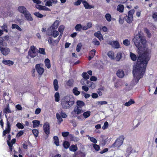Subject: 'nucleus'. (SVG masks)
I'll return each instance as SVG.
<instances>
[{
	"mask_svg": "<svg viewBox=\"0 0 157 157\" xmlns=\"http://www.w3.org/2000/svg\"><path fill=\"white\" fill-rule=\"evenodd\" d=\"M94 36L98 38L100 40L102 39V36L99 31H98L95 33H94Z\"/></svg>",
	"mask_w": 157,
	"mask_h": 157,
	"instance_id": "cd10ccee",
	"label": "nucleus"
},
{
	"mask_svg": "<svg viewBox=\"0 0 157 157\" xmlns=\"http://www.w3.org/2000/svg\"><path fill=\"white\" fill-rule=\"evenodd\" d=\"M124 19L128 23H131L133 21V17L129 15H126L124 17Z\"/></svg>",
	"mask_w": 157,
	"mask_h": 157,
	"instance_id": "dca6fc26",
	"label": "nucleus"
},
{
	"mask_svg": "<svg viewBox=\"0 0 157 157\" xmlns=\"http://www.w3.org/2000/svg\"><path fill=\"white\" fill-rule=\"evenodd\" d=\"M53 85L55 90L56 91H57L59 89V85L58 81L57 79H55L54 80Z\"/></svg>",
	"mask_w": 157,
	"mask_h": 157,
	"instance_id": "aec40b11",
	"label": "nucleus"
},
{
	"mask_svg": "<svg viewBox=\"0 0 157 157\" xmlns=\"http://www.w3.org/2000/svg\"><path fill=\"white\" fill-rule=\"evenodd\" d=\"M107 102L105 101H98L96 102V104L98 105L100 104L101 105H105L107 104Z\"/></svg>",
	"mask_w": 157,
	"mask_h": 157,
	"instance_id": "680f3d73",
	"label": "nucleus"
},
{
	"mask_svg": "<svg viewBox=\"0 0 157 157\" xmlns=\"http://www.w3.org/2000/svg\"><path fill=\"white\" fill-rule=\"evenodd\" d=\"M8 140H7V143L8 145L9 146L10 150L9 152H11L13 151V144H15L16 141L15 139H13L10 142V140L11 139V136L9 134L7 136Z\"/></svg>",
	"mask_w": 157,
	"mask_h": 157,
	"instance_id": "423d86ee",
	"label": "nucleus"
},
{
	"mask_svg": "<svg viewBox=\"0 0 157 157\" xmlns=\"http://www.w3.org/2000/svg\"><path fill=\"white\" fill-rule=\"evenodd\" d=\"M124 139V137L123 136H120L112 145L111 147H119L122 144Z\"/></svg>",
	"mask_w": 157,
	"mask_h": 157,
	"instance_id": "39448f33",
	"label": "nucleus"
},
{
	"mask_svg": "<svg viewBox=\"0 0 157 157\" xmlns=\"http://www.w3.org/2000/svg\"><path fill=\"white\" fill-rule=\"evenodd\" d=\"M122 57V54L121 52H118L117 54L116 57V59L117 61H119Z\"/></svg>",
	"mask_w": 157,
	"mask_h": 157,
	"instance_id": "f704fd0d",
	"label": "nucleus"
},
{
	"mask_svg": "<svg viewBox=\"0 0 157 157\" xmlns=\"http://www.w3.org/2000/svg\"><path fill=\"white\" fill-rule=\"evenodd\" d=\"M2 62L4 64L9 66L14 64L13 62L10 60L3 59Z\"/></svg>",
	"mask_w": 157,
	"mask_h": 157,
	"instance_id": "2eb2a0df",
	"label": "nucleus"
},
{
	"mask_svg": "<svg viewBox=\"0 0 157 157\" xmlns=\"http://www.w3.org/2000/svg\"><path fill=\"white\" fill-rule=\"evenodd\" d=\"M44 63L45 66L48 69L51 68L50 61L48 59H46L44 60Z\"/></svg>",
	"mask_w": 157,
	"mask_h": 157,
	"instance_id": "5701e85b",
	"label": "nucleus"
},
{
	"mask_svg": "<svg viewBox=\"0 0 157 157\" xmlns=\"http://www.w3.org/2000/svg\"><path fill=\"white\" fill-rule=\"evenodd\" d=\"M70 145L69 142L67 141H65L63 143V146L66 149L68 148L70 146Z\"/></svg>",
	"mask_w": 157,
	"mask_h": 157,
	"instance_id": "49530a36",
	"label": "nucleus"
},
{
	"mask_svg": "<svg viewBox=\"0 0 157 157\" xmlns=\"http://www.w3.org/2000/svg\"><path fill=\"white\" fill-rule=\"evenodd\" d=\"M74 111L75 113L77 114H79L82 112L83 111L82 110L81 108L79 107V106H77L74 109Z\"/></svg>",
	"mask_w": 157,
	"mask_h": 157,
	"instance_id": "412c9836",
	"label": "nucleus"
},
{
	"mask_svg": "<svg viewBox=\"0 0 157 157\" xmlns=\"http://www.w3.org/2000/svg\"><path fill=\"white\" fill-rule=\"evenodd\" d=\"M95 49H93L90 52L89 55L94 57L95 55Z\"/></svg>",
	"mask_w": 157,
	"mask_h": 157,
	"instance_id": "338daca9",
	"label": "nucleus"
},
{
	"mask_svg": "<svg viewBox=\"0 0 157 157\" xmlns=\"http://www.w3.org/2000/svg\"><path fill=\"white\" fill-rule=\"evenodd\" d=\"M44 131L45 133L47 135H48L50 133V126L49 124L46 122L45 123L43 126Z\"/></svg>",
	"mask_w": 157,
	"mask_h": 157,
	"instance_id": "1a4fd4ad",
	"label": "nucleus"
},
{
	"mask_svg": "<svg viewBox=\"0 0 157 157\" xmlns=\"http://www.w3.org/2000/svg\"><path fill=\"white\" fill-rule=\"evenodd\" d=\"M135 45L138 49L140 50L141 48L144 47L146 43V40L143 34L141 32H139L133 40Z\"/></svg>",
	"mask_w": 157,
	"mask_h": 157,
	"instance_id": "f03ea898",
	"label": "nucleus"
},
{
	"mask_svg": "<svg viewBox=\"0 0 157 157\" xmlns=\"http://www.w3.org/2000/svg\"><path fill=\"white\" fill-rule=\"evenodd\" d=\"M60 115L63 118H66L67 117V115L64 112H63L62 111L60 112Z\"/></svg>",
	"mask_w": 157,
	"mask_h": 157,
	"instance_id": "774afa93",
	"label": "nucleus"
},
{
	"mask_svg": "<svg viewBox=\"0 0 157 157\" xmlns=\"http://www.w3.org/2000/svg\"><path fill=\"white\" fill-rule=\"evenodd\" d=\"M10 130L6 128V129L5 130H4L3 132L2 136H4L6 134L9 133H10Z\"/></svg>",
	"mask_w": 157,
	"mask_h": 157,
	"instance_id": "864d4df0",
	"label": "nucleus"
},
{
	"mask_svg": "<svg viewBox=\"0 0 157 157\" xmlns=\"http://www.w3.org/2000/svg\"><path fill=\"white\" fill-rule=\"evenodd\" d=\"M55 101H56L58 102L59 101V94L58 92H56L55 94Z\"/></svg>",
	"mask_w": 157,
	"mask_h": 157,
	"instance_id": "ea45409f",
	"label": "nucleus"
},
{
	"mask_svg": "<svg viewBox=\"0 0 157 157\" xmlns=\"http://www.w3.org/2000/svg\"><path fill=\"white\" fill-rule=\"evenodd\" d=\"M93 146L95 150L97 151H98L100 149V146L98 145H97L96 144H93Z\"/></svg>",
	"mask_w": 157,
	"mask_h": 157,
	"instance_id": "4d7b16f0",
	"label": "nucleus"
},
{
	"mask_svg": "<svg viewBox=\"0 0 157 157\" xmlns=\"http://www.w3.org/2000/svg\"><path fill=\"white\" fill-rule=\"evenodd\" d=\"M107 55L110 58H111V59H114V56L113 52L112 51L109 52L107 53Z\"/></svg>",
	"mask_w": 157,
	"mask_h": 157,
	"instance_id": "bb28decb",
	"label": "nucleus"
},
{
	"mask_svg": "<svg viewBox=\"0 0 157 157\" xmlns=\"http://www.w3.org/2000/svg\"><path fill=\"white\" fill-rule=\"evenodd\" d=\"M108 44L112 45L113 47L115 48H118L120 47L119 43L117 41H114L113 42L109 41L108 43Z\"/></svg>",
	"mask_w": 157,
	"mask_h": 157,
	"instance_id": "9b49d317",
	"label": "nucleus"
},
{
	"mask_svg": "<svg viewBox=\"0 0 157 157\" xmlns=\"http://www.w3.org/2000/svg\"><path fill=\"white\" fill-rule=\"evenodd\" d=\"M92 43L95 45H99L100 44V42L96 39H94L92 40Z\"/></svg>",
	"mask_w": 157,
	"mask_h": 157,
	"instance_id": "8fccbe9b",
	"label": "nucleus"
},
{
	"mask_svg": "<svg viewBox=\"0 0 157 157\" xmlns=\"http://www.w3.org/2000/svg\"><path fill=\"white\" fill-rule=\"evenodd\" d=\"M74 81L72 79H69L66 82L67 85L69 87H73V86Z\"/></svg>",
	"mask_w": 157,
	"mask_h": 157,
	"instance_id": "393cba45",
	"label": "nucleus"
},
{
	"mask_svg": "<svg viewBox=\"0 0 157 157\" xmlns=\"http://www.w3.org/2000/svg\"><path fill=\"white\" fill-rule=\"evenodd\" d=\"M59 21L58 20L56 21L53 25L50 27V29L52 30L56 29L59 26Z\"/></svg>",
	"mask_w": 157,
	"mask_h": 157,
	"instance_id": "4468645a",
	"label": "nucleus"
},
{
	"mask_svg": "<svg viewBox=\"0 0 157 157\" xmlns=\"http://www.w3.org/2000/svg\"><path fill=\"white\" fill-rule=\"evenodd\" d=\"M2 29L3 31H4L6 33L8 32L7 25L6 24H4L3 26H1Z\"/></svg>",
	"mask_w": 157,
	"mask_h": 157,
	"instance_id": "e433bc0d",
	"label": "nucleus"
},
{
	"mask_svg": "<svg viewBox=\"0 0 157 157\" xmlns=\"http://www.w3.org/2000/svg\"><path fill=\"white\" fill-rule=\"evenodd\" d=\"M150 58V57L147 52H144L138 57L136 65L133 68V78L132 81L133 82L137 83L139 80L143 77Z\"/></svg>",
	"mask_w": 157,
	"mask_h": 157,
	"instance_id": "f257e3e1",
	"label": "nucleus"
},
{
	"mask_svg": "<svg viewBox=\"0 0 157 157\" xmlns=\"http://www.w3.org/2000/svg\"><path fill=\"white\" fill-rule=\"evenodd\" d=\"M69 132H63L62 133V136L64 137H67L68 136H69Z\"/></svg>",
	"mask_w": 157,
	"mask_h": 157,
	"instance_id": "69168bd1",
	"label": "nucleus"
},
{
	"mask_svg": "<svg viewBox=\"0 0 157 157\" xmlns=\"http://www.w3.org/2000/svg\"><path fill=\"white\" fill-rule=\"evenodd\" d=\"M82 76L85 80H87L89 78L90 76L86 72H83L82 74Z\"/></svg>",
	"mask_w": 157,
	"mask_h": 157,
	"instance_id": "79ce46f5",
	"label": "nucleus"
},
{
	"mask_svg": "<svg viewBox=\"0 0 157 157\" xmlns=\"http://www.w3.org/2000/svg\"><path fill=\"white\" fill-rule=\"evenodd\" d=\"M124 6L122 4L119 5L117 7V10L120 13H122L124 11Z\"/></svg>",
	"mask_w": 157,
	"mask_h": 157,
	"instance_id": "b1692460",
	"label": "nucleus"
},
{
	"mask_svg": "<svg viewBox=\"0 0 157 157\" xmlns=\"http://www.w3.org/2000/svg\"><path fill=\"white\" fill-rule=\"evenodd\" d=\"M82 3L86 9H89L94 8V6L90 5L86 0L83 1H82Z\"/></svg>",
	"mask_w": 157,
	"mask_h": 157,
	"instance_id": "9d476101",
	"label": "nucleus"
},
{
	"mask_svg": "<svg viewBox=\"0 0 157 157\" xmlns=\"http://www.w3.org/2000/svg\"><path fill=\"white\" fill-rule=\"evenodd\" d=\"M0 50L2 53L5 56L8 55L10 52V49L9 48H4L3 46H0Z\"/></svg>",
	"mask_w": 157,
	"mask_h": 157,
	"instance_id": "6e6552de",
	"label": "nucleus"
},
{
	"mask_svg": "<svg viewBox=\"0 0 157 157\" xmlns=\"http://www.w3.org/2000/svg\"><path fill=\"white\" fill-rule=\"evenodd\" d=\"M85 83L87 84H89V86L90 87L92 86V85L93 84V83L90 81H88L84 79H82L81 81V83L82 85H85Z\"/></svg>",
	"mask_w": 157,
	"mask_h": 157,
	"instance_id": "ddd939ff",
	"label": "nucleus"
},
{
	"mask_svg": "<svg viewBox=\"0 0 157 157\" xmlns=\"http://www.w3.org/2000/svg\"><path fill=\"white\" fill-rule=\"evenodd\" d=\"M82 46V44L81 43H79L78 44L76 47V51L77 52H79L80 51Z\"/></svg>",
	"mask_w": 157,
	"mask_h": 157,
	"instance_id": "603ef678",
	"label": "nucleus"
},
{
	"mask_svg": "<svg viewBox=\"0 0 157 157\" xmlns=\"http://www.w3.org/2000/svg\"><path fill=\"white\" fill-rule=\"evenodd\" d=\"M34 14L36 17L40 18H42L43 17V15L39 12H36L34 13Z\"/></svg>",
	"mask_w": 157,
	"mask_h": 157,
	"instance_id": "3c124183",
	"label": "nucleus"
},
{
	"mask_svg": "<svg viewBox=\"0 0 157 157\" xmlns=\"http://www.w3.org/2000/svg\"><path fill=\"white\" fill-rule=\"evenodd\" d=\"M134 101L132 99H131L128 102H126L124 104V105L126 106H129L132 104L134 103Z\"/></svg>",
	"mask_w": 157,
	"mask_h": 157,
	"instance_id": "c9c22d12",
	"label": "nucleus"
},
{
	"mask_svg": "<svg viewBox=\"0 0 157 157\" xmlns=\"http://www.w3.org/2000/svg\"><path fill=\"white\" fill-rule=\"evenodd\" d=\"M70 150L74 152H75L78 149L77 147L74 145H72L69 148Z\"/></svg>",
	"mask_w": 157,
	"mask_h": 157,
	"instance_id": "72a5a7b5",
	"label": "nucleus"
},
{
	"mask_svg": "<svg viewBox=\"0 0 157 157\" xmlns=\"http://www.w3.org/2000/svg\"><path fill=\"white\" fill-rule=\"evenodd\" d=\"M39 53L42 55H45L46 53L45 51V49L44 48H39Z\"/></svg>",
	"mask_w": 157,
	"mask_h": 157,
	"instance_id": "5fc2aeb1",
	"label": "nucleus"
},
{
	"mask_svg": "<svg viewBox=\"0 0 157 157\" xmlns=\"http://www.w3.org/2000/svg\"><path fill=\"white\" fill-rule=\"evenodd\" d=\"M53 139L54 140V143L56 144L57 146L59 145V138L58 136H55L53 137Z\"/></svg>",
	"mask_w": 157,
	"mask_h": 157,
	"instance_id": "473e14b6",
	"label": "nucleus"
},
{
	"mask_svg": "<svg viewBox=\"0 0 157 157\" xmlns=\"http://www.w3.org/2000/svg\"><path fill=\"white\" fill-rule=\"evenodd\" d=\"M32 122L33 124V128H36L39 126L40 122L38 120L33 121Z\"/></svg>",
	"mask_w": 157,
	"mask_h": 157,
	"instance_id": "c85d7f7f",
	"label": "nucleus"
},
{
	"mask_svg": "<svg viewBox=\"0 0 157 157\" xmlns=\"http://www.w3.org/2000/svg\"><path fill=\"white\" fill-rule=\"evenodd\" d=\"M109 126V124L107 121L105 122L103 126L102 127V128L103 130H105Z\"/></svg>",
	"mask_w": 157,
	"mask_h": 157,
	"instance_id": "0e129e2a",
	"label": "nucleus"
},
{
	"mask_svg": "<svg viewBox=\"0 0 157 157\" xmlns=\"http://www.w3.org/2000/svg\"><path fill=\"white\" fill-rule=\"evenodd\" d=\"M56 116L58 120V123L59 124H60L63 121L61 117L58 113H56Z\"/></svg>",
	"mask_w": 157,
	"mask_h": 157,
	"instance_id": "a878e982",
	"label": "nucleus"
},
{
	"mask_svg": "<svg viewBox=\"0 0 157 157\" xmlns=\"http://www.w3.org/2000/svg\"><path fill=\"white\" fill-rule=\"evenodd\" d=\"M69 137L71 141L77 142L79 140V139L78 138L75 137L72 134H70L69 135Z\"/></svg>",
	"mask_w": 157,
	"mask_h": 157,
	"instance_id": "4be33fe9",
	"label": "nucleus"
},
{
	"mask_svg": "<svg viewBox=\"0 0 157 157\" xmlns=\"http://www.w3.org/2000/svg\"><path fill=\"white\" fill-rule=\"evenodd\" d=\"M64 29V26L63 25H60L58 28V31L60 33H63Z\"/></svg>",
	"mask_w": 157,
	"mask_h": 157,
	"instance_id": "6e6d98bb",
	"label": "nucleus"
},
{
	"mask_svg": "<svg viewBox=\"0 0 157 157\" xmlns=\"http://www.w3.org/2000/svg\"><path fill=\"white\" fill-rule=\"evenodd\" d=\"M12 29H17L18 30H20V27L16 24H13L12 25Z\"/></svg>",
	"mask_w": 157,
	"mask_h": 157,
	"instance_id": "bf43d9fd",
	"label": "nucleus"
},
{
	"mask_svg": "<svg viewBox=\"0 0 157 157\" xmlns=\"http://www.w3.org/2000/svg\"><path fill=\"white\" fill-rule=\"evenodd\" d=\"M101 139L100 140V143L103 145H105L107 142V138H105L103 135H101Z\"/></svg>",
	"mask_w": 157,
	"mask_h": 157,
	"instance_id": "6ab92c4d",
	"label": "nucleus"
},
{
	"mask_svg": "<svg viewBox=\"0 0 157 157\" xmlns=\"http://www.w3.org/2000/svg\"><path fill=\"white\" fill-rule=\"evenodd\" d=\"M126 151L128 155H129L131 153L134 152H135V151L133 150L131 147H129L127 148Z\"/></svg>",
	"mask_w": 157,
	"mask_h": 157,
	"instance_id": "c756f323",
	"label": "nucleus"
},
{
	"mask_svg": "<svg viewBox=\"0 0 157 157\" xmlns=\"http://www.w3.org/2000/svg\"><path fill=\"white\" fill-rule=\"evenodd\" d=\"M7 129L11 130V125L10 122L8 121V119H7L6 122V128Z\"/></svg>",
	"mask_w": 157,
	"mask_h": 157,
	"instance_id": "052dcab7",
	"label": "nucleus"
},
{
	"mask_svg": "<svg viewBox=\"0 0 157 157\" xmlns=\"http://www.w3.org/2000/svg\"><path fill=\"white\" fill-rule=\"evenodd\" d=\"M4 112L5 114H6L7 113H11V110L9 109V105H7L6 107L4 109Z\"/></svg>",
	"mask_w": 157,
	"mask_h": 157,
	"instance_id": "c03bdc74",
	"label": "nucleus"
},
{
	"mask_svg": "<svg viewBox=\"0 0 157 157\" xmlns=\"http://www.w3.org/2000/svg\"><path fill=\"white\" fill-rule=\"evenodd\" d=\"M124 75V72L122 70H119L117 71V75L120 78H121L123 77Z\"/></svg>",
	"mask_w": 157,
	"mask_h": 157,
	"instance_id": "a211bd4d",
	"label": "nucleus"
},
{
	"mask_svg": "<svg viewBox=\"0 0 157 157\" xmlns=\"http://www.w3.org/2000/svg\"><path fill=\"white\" fill-rule=\"evenodd\" d=\"M32 132L35 137H37L39 133L38 131L36 129H34L32 130Z\"/></svg>",
	"mask_w": 157,
	"mask_h": 157,
	"instance_id": "09e8293b",
	"label": "nucleus"
},
{
	"mask_svg": "<svg viewBox=\"0 0 157 157\" xmlns=\"http://www.w3.org/2000/svg\"><path fill=\"white\" fill-rule=\"evenodd\" d=\"M86 136L91 142L95 143V144L97 143V140L94 138L93 137H91L88 135H86Z\"/></svg>",
	"mask_w": 157,
	"mask_h": 157,
	"instance_id": "7c9ffc66",
	"label": "nucleus"
},
{
	"mask_svg": "<svg viewBox=\"0 0 157 157\" xmlns=\"http://www.w3.org/2000/svg\"><path fill=\"white\" fill-rule=\"evenodd\" d=\"M130 56L132 60L133 61H135L136 60L137 57H136V55L134 53L132 52H130Z\"/></svg>",
	"mask_w": 157,
	"mask_h": 157,
	"instance_id": "37998d69",
	"label": "nucleus"
},
{
	"mask_svg": "<svg viewBox=\"0 0 157 157\" xmlns=\"http://www.w3.org/2000/svg\"><path fill=\"white\" fill-rule=\"evenodd\" d=\"M75 28L77 31H80L82 29V26L81 24H78L76 25Z\"/></svg>",
	"mask_w": 157,
	"mask_h": 157,
	"instance_id": "58836bf2",
	"label": "nucleus"
},
{
	"mask_svg": "<svg viewBox=\"0 0 157 157\" xmlns=\"http://www.w3.org/2000/svg\"><path fill=\"white\" fill-rule=\"evenodd\" d=\"M77 106H79L81 108L85 105V103L82 101H77L76 102Z\"/></svg>",
	"mask_w": 157,
	"mask_h": 157,
	"instance_id": "2f4dec72",
	"label": "nucleus"
},
{
	"mask_svg": "<svg viewBox=\"0 0 157 157\" xmlns=\"http://www.w3.org/2000/svg\"><path fill=\"white\" fill-rule=\"evenodd\" d=\"M20 12L23 13L25 17L28 21H32L33 20L31 14L25 7L20 6Z\"/></svg>",
	"mask_w": 157,
	"mask_h": 157,
	"instance_id": "20e7f679",
	"label": "nucleus"
},
{
	"mask_svg": "<svg viewBox=\"0 0 157 157\" xmlns=\"http://www.w3.org/2000/svg\"><path fill=\"white\" fill-rule=\"evenodd\" d=\"M123 44L125 46H127L130 44V42L128 39H125L123 41Z\"/></svg>",
	"mask_w": 157,
	"mask_h": 157,
	"instance_id": "e2e57ef3",
	"label": "nucleus"
},
{
	"mask_svg": "<svg viewBox=\"0 0 157 157\" xmlns=\"http://www.w3.org/2000/svg\"><path fill=\"white\" fill-rule=\"evenodd\" d=\"M73 98L67 96L63 98L61 100V105L63 109H67L71 107L74 103Z\"/></svg>",
	"mask_w": 157,
	"mask_h": 157,
	"instance_id": "7ed1b4c3",
	"label": "nucleus"
},
{
	"mask_svg": "<svg viewBox=\"0 0 157 157\" xmlns=\"http://www.w3.org/2000/svg\"><path fill=\"white\" fill-rule=\"evenodd\" d=\"M36 68L37 72L40 75H42L44 72V69L40 67V64H37L36 65Z\"/></svg>",
	"mask_w": 157,
	"mask_h": 157,
	"instance_id": "f8f14e48",
	"label": "nucleus"
},
{
	"mask_svg": "<svg viewBox=\"0 0 157 157\" xmlns=\"http://www.w3.org/2000/svg\"><path fill=\"white\" fill-rule=\"evenodd\" d=\"M135 12V11L134 9L128 11V15L131 16L132 17H133V15L134 13Z\"/></svg>",
	"mask_w": 157,
	"mask_h": 157,
	"instance_id": "13d9d810",
	"label": "nucleus"
},
{
	"mask_svg": "<svg viewBox=\"0 0 157 157\" xmlns=\"http://www.w3.org/2000/svg\"><path fill=\"white\" fill-rule=\"evenodd\" d=\"M59 33L58 31L54 30L51 31V34H48V35H50L54 38H56L59 35Z\"/></svg>",
	"mask_w": 157,
	"mask_h": 157,
	"instance_id": "f3484780",
	"label": "nucleus"
},
{
	"mask_svg": "<svg viewBox=\"0 0 157 157\" xmlns=\"http://www.w3.org/2000/svg\"><path fill=\"white\" fill-rule=\"evenodd\" d=\"M44 2H45V5L48 6H52L50 0H44Z\"/></svg>",
	"mask_w": 157,
	"mask_h": 157,
	"instance_id": "de8ad7c7",
	"label": "nucleus"
},
{
	"mask_svg": "<svg viewBox=\"0 0 157 157\" xmlns=\"http://www.w3.org/2000/svg\"><path fill=\"white\" fill-rule=\"evenodd\" d=\"M90 115V112L89 111H88L84 113L83 114V116L85 118H86L89 117Z\"/></svg>",
	"mask_w": 157,
	"mask_h": 157,
	"instance_id": "a19ab883",
	"label": "nucleus"
},
{
	"mask_svg": "<svg viewBox=\"0 0 157 157\" xmlns=\"http://www.w3.org/2000/svg\"><path fill=\"white\" fill-rule=\"evenodd\" d=\"M105 18L109 22H110L111 21V17L110 14L109 13H107L105 14Z\"/></svg>",
	"mask_w": 157,
	"mask_h": 157,
	"instance_id": "a18cd8bd",
	"label": "nucleus"
},
{
	"mask_svg": "<svg viewBox=\"0 0 157 157\" xmlns=\"http://www.w3.org/2000/svg\"><path fill=\"white\" fill-rule=\"evenodd\" d=\"M37 49L34 46H31L28 52L29 56L32 58L35 57L37 54Z\"/></svg>",
	"mask_w": 157,
	"mask_h": 157,
	"instance_id": "0eeeda50",
	"label": "nucleus"
},
{
	"mask_svg": "<svg viewBox=\"0 0 157 157\" xmlns=\"http://www.w3.org/2000/svg\"><path fill=\"white\" fill-rule=\"evenodd\" d=\"M73 92L75 95H78L80 94V92L78 90V88L74 87L73 90Z\"/></svg>",
	"mask_w": 157,
	"mask_h": 157,
	"instance_id": "4c0bfd02",
	"label": "nucleus"
}]
</instances>
